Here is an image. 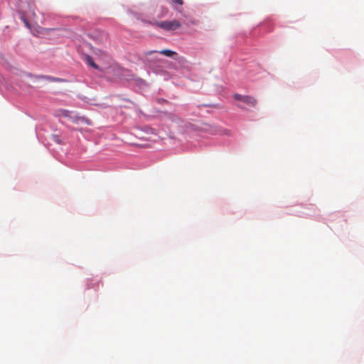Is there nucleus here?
I'll list each match as a JSON object with an SVG mask.
<instances>
[{
	"label": "nucleus",
	"mask_w": 364,
	"mask_h": 364,
	"mask_svg": "<svg viewBox=\"0 0 364 364\" xmlns=\"http://www.w3.org/2000/svg\"><path fill=\"white\" fill-rule=\"evenodd\" d=\"M38 29L44 31V28H42L41 27H39Z\"/></svg>",
	"instance_id": "9d476101"
},
{
	"label": "nucleus",
	"mask_w": 364,
	"mask_h": 364,
	"mask_svg": "<svg viewBox=\"0 0 364 364\" xmlns=\"http://www.w3.org/2000/svg\"><path fill=\"white\" fill-rule=\"evenodd\" d=\"M156 51L154 50H151V51H148L145 53L146 55H151V53H155Z\"/></svg>",
	"instance_id": "6e6552de"
},
{
	"label": "nucleus",
	"mask_w": 364,
	"mask_h": 364,
	"mask_svg": "<svg viewBox=\"0 0 364 364\" xmlns=\"http://www.w3.org/2000/svg\"><path fill=\"white\" fill-rule=\"evenodd\" d=\"M40 78L47 80L50 82H63V79L54 77H51V76H47V75H42L40 77Z\"/></svg>",
	"instance_id": "39448f33"
},
{
	"label": "nucleus",
	"mask_w": 364,
	"mask_h": 364,
	"mask_svg": "<svg viewBox=\"0 0 364 364\" xmlns=\"http://www.w3.org/2000/svg\"><path fill=\"white\" fill-rule=\"evenodd\" d=\"M233 98L235 100L241 101L251 107H255L257 105V100L249 95H241L240 94H235Z\"/></svg>",
	"instance_id": "f03ea898"
},
{
	"label": "nucleus",
	"mask_w": 364,
	"mask_h": 364,
	"mask_svg": "<svg viewBox=\"0 0 364 364\" xmlns=\"http://www.w3.org/2000/svg\"><path fill=\"white\" fill-rule=\"evenodd\" d=\"M173 3L177 4L180 6L183 5V0H172Z\"/></svg>",
	"instance_id": "0eeeda50"
},
{
	"label": "nucleus",
	"mask_w": 364,
	"mask_h": 364,
	"mask_svg": "<svg viewBox=\"0 0 364 364\" xmlns=\"http://www.w3.org/2000/svg\"><path fill=\"white\" fill-rule=\"evenodd\" d=\"M86 63L90 65L94 69L98 70L100 71H102L101 68H99V66L95 63L92 58L90 55H87L85 58Z\"/></svg>",
	"instance_id": "7ed1b4c3"
},
{
	"label": "nucleus",
	"mask_w": 364,
	"mask_h": 364,
	"mask_svg": "<svg viewBox=\"0 0 364 364\" xmlns=\"http://www.w3.org/2000/svg\"><path fill=\"white\" fill-rule=\"evenodd\" d=\"M21 20L23 21V23H25V25L27 28H31V25H30L29 22L24 16L21 17Z\"/></svg>",
	"instance_id": "423d86ee"
},
{
	"label": "nucleus",
	"mask_w": 364,
	"mask_h": 364,
	"mask_svg": "<svg viewBox=\"0 0 364 364\" xmlns=\"http://www.w3.org/2000/svg\"><path fill=\"white\" fill-rule=\"evenodd\" d=\"M32 14H33V16H36V14H35V12H34V10H32Z\"/></svg>",
	"instance_id": "1a4fd4ad"
},
{
	"label": "nucleus",
	"mask_w": 364,
	"mask_h": 364,
	"mask_svg": "<svg viewBox=\"0 0 364 364\" xmlns=\"http://www.w3.org/2000/svg\"><path fill=\"white\" fill-rule=\"evenodd\" d=\"M159 53L161 54L164 55L168 57H173L176 55V52L168 50V49L162 50L159 51Z\"/></svg>",
	"instance_id": "20e7f679"
},
{
	"label": "nucleus",
	"mask_w": 364,
	"mask_h": 364,
	"mask_svg": "<svg viewBox=\"0 0 364 364\" xmlns=\"http://www.w3.org/2000/svg\"><path fill=\"white\" fill-rule=\"evenodd\" d=\"M155 25L165 31H175L181 27V23L177 20L158 21Z\"/></svg>",
	"instance_id": "f257e3e1"
}]
</instances>
